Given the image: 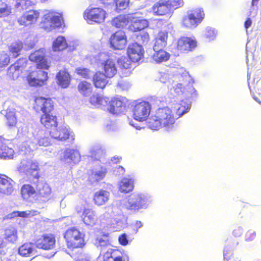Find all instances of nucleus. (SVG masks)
Listing matches in <instances>:
<instances>
[{
	"label": "nucleus",
	"mask_w": 261,
	"mask_h": 261,
	"mask_svg": "<svg viewBox=\"0 0 261 261\" xmlns=\"http://www.w3.org/2000/svg\"><path fill=\"white\" fill-rule=\"evenodd\" d=\"M189 109V106L185 102L178 104L176 109L177 117H176L169 108H159L148 119V127L153 130H158L162 128L167 130L172 129L176 120L187 113Z\"/></svg>",
	"instance_id": "obj_1"
},
{
	"label": "nucleus",
	"mask_w": 261,
	"mask_h": 261,
	"mask_svg": "<svg viewBox=\"0 0 261 261\" xmlns=\"http://www.w3.org/2000/svg\"><path fill=\"white\" fill-rule=\"evenodd\" d=\"M55 105L51 98L43 96L36 97L33 104V109L42 113L40 117L41 124L49 132L57 128L59 124L57 116L53 113Z\"/></svg>",
	"instance_id": "obj_2"
},
{
	"label": "nucleus",
	"mask_w": 261,
	"mask_h": 261,
	"mask_svg": "<svg viewBox=\"0 0 261 261\" xmlns=\"http://www.w3.org/2000/svg\"><path fill=\"white\" fill-rule=\"evenodd\" d=\"M63 237L66 246L69 249L83 248L86 244L85 234L76 227L68 228L64 232Z\"/></svg>",
	"instance_id": "obj_3"
},
{
	"label": "nucleus",
	"mask_w": 261,
	"mask_h": 261,
	"mask_svg": "<svg viewBox=\"0 0 261 261\" xmlns=\"http://www.w3.org/2000/svg\"><path fill=\"white\" fill-rule=\"evenodd\" d=\"M181 5V0H160L153 5L151 11L154 16H165L170 18L173 10L180 7Z\"/></svg>",
	"instance_id": "obj_4"
},
{
	"label": "nucleus",
	"mask_w": 261,
	"mask_h": 261,
	"mask_svg": "<svg viewBox=\"0 0 261 261\" xmlns=\"http://www.w3.org/2000/svg\"><path fill=\"white\" fill-rule=\"evenodd\" d=\"M29 59L35 64L38 70H48L50 67V61L47 58L46 50L44 48L34 50L30 55Z\"/></svg>",
	"instance_id": "obj_5"
},
{
	"label": "nucleus",
	"mask_w": 261,
	"mask_h": 261,
	"mask_svg": "<svg viewBox=\"0 0 261 261\" xmlns=\"http://www.w3.org/2000/svg\"><path fill=\"white\" fill-rule=\"evenodd\" d=\"M107 13L100 7L87 8L83 13L84 19L90 24H100L105 21Z\"/></svg>",
	"instance_id": "obj_6"
},
{
	"label": "nucleus",
	"mask_w": 261,
	"mask_h": 261,
	"mask_svg": "<svg viewBox=\"0 0 261 261\" xmlns=\"http://www.w3.org/2000/svg\"><path fill=\"white\" fill-rule=\"evenodd\" d=\"M204 17V13L201 9L196 8L189 11L182 20V25L187 28H195L200 23Z\"/></svg>",
	"instance_id": "obj_7"
},
{
	"label": "nucleus",
	"mask_w": 261,
	"mask_h": 261,
	"mask_svg": "<svg viewBox=\"0 0 261 261\" xmlns=\"http://www.w3.org/2000/svg\"><path fill=\"white\" fill-rule=\"evenodd\" d=\"M151 109V105L148 101L143 100L136 102L132 109L133 118L139 122L147 120Z\"/></svg>",
	"instance_id": "obj_8"
},
{
	"label": "nucleus",
	"mask_w": 261,
	"mask_h": 261,
	"mask_svg": "<svg viewBox=\"0 0 261 261\" xmlns=\"http://www.w3.org/2000/svg\"><path fill=\"white\" fill-rule=\"evenodd\" d=\"M26 78L30 86L37 88L46 85L49 77L47 72L36 70L29 72Z\"/></svg>",
	"instance_id": "obj_9"
},
{
	"label": "nucleus",
	"mask_w": 261,
	"mask_h": 261,
	"mask_svg": "<svg viewBox=\"0 0 261 261\" xmlns=\"http://www.w3.org/2000/svg\"><path fill=\"white\" fill-rule=\"evenodd\" d=\"M41 27L47 31H50L61 25V18L54 12H48L43 16Z\"/></svg>",
	"instance_id": "obj_10"
},
{
	"label": "nucleus",
	"mask_w": 261,
	"mask_h": 261,
	"mask_svg": "<svg viewBox=\"0 0 261 261\" xmlns=\"http://www.w3.org/2000/svg\"><path fill=\"white\" fill-rule=\"evenodd\" d=\"M110 47L114 49L121 50L125 47L127 38L124 31L119 30L113 33L109 40Z\"/></svg>",
	"instance_id": "obj_11"
},
{
	"label": "nucleus",
	"mask_w": 261,
	"mask_h": 261,
	"mask_svg": "<svg viewBox=\"0 0 261 261\" xmlns=\"http://www.w3.org/2000/svg\"><path fill=\"white\" fill-rule=\"evenodd\" d=\"M144 49L141 45L138 43L129 44L127 48V55L133 63H138L144 58Z\"/></svg>",
	"instance_id": "obj_12"
},
{
	"label": "nucleus",
	"mask_w": 261,
	"mask_h": 261,
	"mask_svg": "<svg viewBox=\"0 0 261 261\" xmlns=\"http://www.w3.org/2000/svg\"><path fill=\"white\" fill-rule=\"evenodd\" d=\"M55 237L51 233L40 236L34 242V244L37 248L43 250L53 249L55 246Z\"/></svg>",
	"instance_id": "obj_13"
},
{
	"label": "nucleus",
	"mask_w": 261,
	"mask_h": 261,
	"mask_svg": "<svg viewBox=\"0 0 261 261\" xmlns=\"http://www.w3.org/2000/svg\"><path fill=\"white\" fill-rule=\"evenodd\" d=\"M27 65V61L24 58H20L11 65L7 70V75L14 80L18 78L23 70Z\"/></svg>",
	"instance_id": "obj_14"
},
{
	"label": "nucleus",
	"mask_w": 261,
	"mask_h": 261,
	"mask_svg": "<svg viewBox=\"0 0 261 261\" xmlns=\"http://www.w3.org/2000/svg\"><path fill=\"white\" fill-rule=\"evenodd\" d=\"M40 13L35 10H30L24 12L17 19V22L20 25L27 27L34 24L38 19Z\"/></svg>",
	"instance_id": "obj_15"
},
{
	"label": "nucleus",
	"mask_w": 261,
	"mask_h": 261,
	"mask_svg": "<svg viewBox=\"0 0 261 261\" xmlns=\"http://www.w3.org/2000/svg\"><path fill=\"white\" fill-rule=\"evenodd\" d=\"M197 46L196 40L192 37H181L177 42V49L181 52L192 51Z\"/></svg>",
	"instance_id": "obj_16"
},
{
	"label": "nucleus",
	"mask_w": 261,
	"mask_h": 261,
	"mask_svg": "<svg viewBox=\"0 0 261 261\" xmlns=\"http://www.w3.org/2000/svg\"><path fill=\"white\" fill-rule=\"evenodd\" d=\"M99 257L102 261H125L123 252L118 249L110 248L103 253H100Z\"/></svg>",
	"instance_id": "obj_17"
},
{
	"label": "nucleus",
	"mask_w": 261,
	"mask_h": 261,
	"mask_svg": "<svg viewBox=\"0 0 261 261\" xmlns=\"http://www.w3.org/2000/svg\"><path fill=\"white\" fill-rule=\"evenodd\" d=\"M82 219L83 223L89 227H93L98 223V219L95 212L90 208H84Z\"/></svg>",
	"instance_id": "obj_18"
},
{
	"label": "nucleus",
	"mask_w": 261,
	"mask_h": 261,
	"mask_svg": "<svg viewBox=\"0 0 261 261\" xmlns=\"http://www.w3.org/2000/svg\"><path fill=\"white\" fill-rule=\"evenodd\" d=\"M13 180L3 174H0V193L5 195H10L14 190Z\"/></svg>",
	"instance_id": "obj_19"
},
{
	"label": "nucleus",
	"mask_w": 261,
	"mask_h": 261,
	"mask_svg": "<svg viewBox=\"0 0 261 261\" xmlns=\"http://www.w3.org/2000/svg\"><path fill=\"white\" fill-rule=\"evenodd\" d=\"M37 190L36 196L38 200L45 202L50 199L51 189L48 185L40 182V187L37 189Z\"/></svg>",
	"instance_id": "obj_20"
},
{
	"label": "nucleus",
	"mask_w": 261,
	"mask_h": 261,
	"mask_svg": "<svg viewBox=\"0 0 261 261\" xmlns=\"http://www.w3.org/2000/svg\"><path fill=\"white\" fill-rule=\"evenodd\" d=\"M103 73L108 78L113 77L117 73V68L114 62L110 59H108L102 63Z\"/></svg>",
	"instance_id": "obj_21"
},
{
	"label": "nucleus",
	"mask_w": 261,
	"mask_h": 261,
	"mask_svg": "<svg viewBox=\"0 0 261 261\" xmlns=\"http://www.w3.org/2000/svg\"><path fill=\"white\" fill-rule=\"evenodd\" d=\"M109 199V192L100 189L93 195V201L95 205L100 206L105 204Z\"/></svg>",
	"instance_id": "obj_22"
},
{
	"label": "nucleus",
	"mask_w": 261,
	"mask_h": 261,
	"mask_svg": "<svg viewBox=\"0 0 261 261\" xmlns=\"http://www.w3.org/2000/svg\"><path fill=\"white\" fill-rule=\"evenodd\" d=\"M58 85L63 88L68 87L70 83L71 76L66 69L60 70L56 75Z\"/></svg>",
	"instance_id": "obj_23"
},
{
	"label": "nucleus",
	"mask_w": 261,
	"mask_h": 261,
	"mask_svg": "<svg viewBox=\"0 0 261 261\" xmlns=\"http://www.w3.org/2000/svg\"><path fill=\"white\" fill-rule=\"evenodd\" d=\"M143 198L141 195H135L128 200L126 207L129 210H138L142 207Z\"/></svg>",
	"instance_id": "obj_24"
},
{
	"label": "nucleus",
	"mask_w": 261,
	"mask_h": 261,
	"mask_svg": "<svg viewBox=\"0 0 261 261\" xmlns=\"http://www.w3.org/2000/svg\"><path fill=\"white\" fill-rule=\"evenodd\" d=\"M107 76L101 71L96 72L92 78V82L95 88L103 89L108 84Z\"/></svg>",
	"instance_id": "obj_25"
},
{
	"label": "nucleus",
	"mask_w": 261,
	"mask_h": 261,
	"mask_svg": "<svg viewBox=\"0 0 261 261\" xmlns=\"http://www.w3.org/2000/svg\"><path fill=\"white\" fill-rule=\"evenodd\" d=\"M53 132H50V136L59 141H65L70 137V132L68 128L62 127L55 128Z\"/></svg>",
	"instance_id": "obj_26"
},
{
	"label": "nucleus",
	"mask_w": 261,
	"mask_h": 261,
	"mask_svg": "<svg viewBox=\"0 0 261 261\" xmlns=\"http://www.w3.org/2000/svg\"><path fill=\"white\" fill-rule=\"evenodd\" d=\"M109 111L112 114H117L121 111L123 107H124V103L122 98L119 97H114L111 101H109Z\"/></svg>",
	"instance_id": "obj_27"
},
{
	"label": "nucleus",
	"mask_w": 261,
	"mask_h": 261,
	"mask_svg": "<svg viewBox=\"0 0 261 261\" xmlns=\"http://www.w3.org/2000/svg\"><path fill=\"white\" fill-rule=\"evenodd\" d=\"M167 39L168 33L166 31H160L155 39L153 49L156 50L159 48H164L166 47L167 45Z\"/></svg>",
	"instance_id": "obj_28"
},
{
	"label": "nucleus",
	"mask_w": 261,
	"mask_h": 261,
	"mask_svg": "<svg viewBox=\"0 0 261 261\" xmlns=\"http://www.w3.org/2000/svg\"><path fill=\"white\" fill-rule=\"evenodd\" d=\"M4 236L7 242L14 243L18 239L17 230L14 227H8L5 229Z\"/></svg>",
	"instance_id": "obj_29"
},
{
	"label": "nucleus",
	"mask_w": 261,
	"mask_h": 261,
	"mask_svg": "<svg viewBox=\"0 0 261 261\" xmlns=\"http://www.w3.org/2000/svg\"><path fill=\"white\" fill-rule=\"evenodd\" d=\"M6 124L9 127H13L16 126L18 119L16 113L14 110L7 109L5 115Z\"/></svg>",
	"instance_id": "obj_30"
},
{
	"label": "nucleus",
	"mask_w": 261,
	"mask_h": 261,
	"mask_svg": "<svg viewBox=\"0 0 261 261\" xmlns=\"http://www.w3.org/2000/svg\"><path fill=\"white\" fill-rule=\"evenodd\" d=\"M163 49L154 50V53L152 55V59L157 63L166 62L170 58V54Z\"/></svg>",
	"instance_id": "obj_31"
},
{
	"label": "nucleus",
	"mask_w": 261,
	"mask_h": 261,
	"mask_svg": "<svg viewBox=\"0 0 261 261\" xmlns=\"http://www.w3.org/2000/svg\"><path fill=\"white\" fill-rule=\"evenodd\" d=\"M129 23L128 18L124 15H119L111 21L112 26L117 29H123Z\"/></svg>",
	"instance_id": "obj_32"
},
{
	"label": "nucleus",
	"mask_w": 261,
	"mask_h": 261,
	"mask_svg": "<svg viewBox=\"0 0 261 261\" xmlns=\"http://www.w3.org/2000/svg\"><path fill=\"white\" fill-rule=\"evenodd\" d=\"M108 101V98L97 94L92 95L89 99L90 103L96 107L105 106L107 105Z\"/></svg>",
	"instance_id": "obj_33"
},
{
	"label": "nucleus",
	"mask_w": 261,
	"mask_h": 261,
	"mask_svg": "<svg viewBox=\"0 0 261 261\" xmlns=\"http://www.w3.org/2000/svg\"><path fill=\"white\" fill-rule=\"evenodd\" d=\"M67 47L68 44L65 37L59 36L53 42L52 49L54 51H61L66 49Z\"/></svg>",
	"instance_id": "obj_34"
},
{
	"label": "nucleus",
	"mask_w": 261,
	"mask_h": 261,
	"mask_svg": "<svg viewBox=\"0 0 261 261\" xmlns=\"http://www.w3.org/2000/svg\"><path fill=\"white\" fill-rule=\"evenodd\" d=\"M148 22L146 19H137L133 21L129 25L130 31L135 32L141 31V30L147 28Z\"/></svg>",
	"instance_id": "obj_35"
},
{
	"label": "nucleus",
	"mask_w": 261,
	"mask_h": 261,
	"mask_svg": "<svg viewBox=\"0 0 261 261\" xmlns=\"http://www.w3.org/2000/svg\"><path fill=\"white\" fill-rule=\"evenodd\" d=\"M79 92L84 96H88L92 93L93 87L91 84L86 81H82L77 85Z\"/></svg>",
	"instance_id": "obj_36"
},
{
	"label": "nucleus",
	"mask_w": 261,
	"mask_h": 261,
	"mask_svg": "<svg viewBox=\"0 0 261 261\" xmlns=\"http://www.w3.org/2000/svg\"><path fill=\"white\" fill-rule=\"evenodd\" d=\"M134 189V180L130 178H124L120 182L119 190L124 193L132 191Z\"/></svg>",
	"instance_id": "obj_37"
},
{
	"label": "nucleus",
	"mask_w": 261,
	"mask_h": 261,
	"mask_svg": "<svg viewBox=\"0 0 261 261\" xmlns=\"http://www.w3.org/2000/svg\"><path fill=\"white\" fill-rule=\"evenodd\" d=\"M23 47V43L17 41L12 43L9 47V51L13 57L16 58L20 55V51Z\"/></svg>",
	"instance_id": "obj_38"
},
{
	"label": "nucleus",
	"mask_w": 261,
	"mask_h": 261,
	"mask_svg": "<svg viewBox=\"0 0 261 261\" xmlns=\"http://www.w3.org/2000/svg\"><path fill=\"white\" fill-rule=\"evenodd\" d=\"M14 154L13 149L9 147L6 143L1 142L0 144V158H11Z\"/></svg>",
	"instance_id": "obj_39"
},
{
	"label": "nucleus",
	"mask_w": 261,
	"mask_h": 261,
	"mask_svg": "<svg viewBox=\"0 0 261 261\" xmlns=\"http://www.w3.org/2000/svg\"><path fill=\"white\" fill-rule=\"evenodd\" d=\"M64 158L76 163L80 161L81 154L76 149H67L65 151Z\"/></svg>",
	"instance_id": "obj_40"
},
{
	"label": "nucleus",
	"mask_w": 261,
	"mask_h": 261,
	"mask_svg": "<svg viewBox=\"0 0 261 261\" xmlns=\"http://www.w3.org/2000/svg\"><path fill=\"white\" fill-rule=\"evenodd\" d=\"M33 251V244L25 243L18 248V253L22 256H29Z\"/></svg>",
	"instance_id": "obj_41"
},
{
	"label": "nucleus",
	"mask_w": 261,
	"mask_h": 261,
	"mask_svg": "<svg viewBox=\"0 0 261 261\" xmlns=\"http://www.w3.org/2000/svg\"><path fill=\"white\" fill-rule=\"evenodd\" d=\"M11 13V7L5 2L0 0V18L8 17Z\"/></svg>",
	"instance_id": "obj_42"
},
{
	"label": "nucleus",
	"mask_w": 261,
	"mask_h": 261,
	"mask_svg": "<svg viewBox=\"0 0 261 261\" xmlns=\"http://www.w3.org/2000/svg\"><path fill=\"white\" fill-rule=\"evenodd\" d=\"M21 193L22 197L25 198L35 194L36 191L34 187L30 185L25 184L21 187Z\"/></svg>",
	"instance_id": "obj_43"
},
{
	"label": "nucleus",
	"mask_w": 261,
	"mask_h": 261,
	"mask_svg": "<svg viewBox=\"0 0 261 261\" xmlns=\"http://www.w3.org/2000/svg\"><path fill=\"white\" fill-rule=\"evenodd\" d=\"M107 172L106 168H102L101 170L96 172L92 171L90 175L91 179L93 181H99L105 177Z\"/></svg>",
	"instance_id": "obj_44"
},
{
	"label": "nucleus",
	"mask_w": 261,
	"mask_h": 261,
	"mask_svg": "<svg viewBox=\"0 0 261 261\" xmlns=\"http://www.w3.org/2000/svg\"><path fill=\"white\" fill-rule=\"evenodd\" d=\"M108 237V234H105L101 237L97 238L95 240V245L96 246L106 247L110 245L111 244Z\"/></svg>",
	"instance_id": "obj_45"
},
{
	"label": "nucleus",
	"mask_w": 261,
	"mask_h": 261,
	"mask_svg": "<svg viewBox=\"0 0 261 261\" xmlns=\"http://www.w3.org/2000/svg\"><path fill=\"white\" fill-rule=\"evenodd\" d=\"M136 39L137 41L143 45L147 44L150 39L148 33L145 31L140 32L137 36Z\"/></svg>",
	"instance_id": "obj_46"
},
{
	"label": "nucleus",
	"mask_w": 261,
	"mask_h": 261,
	"mask_svg": "<svg viewBox=\"0 0 261 261\" xmlns=\"http://www.w3.org/2000/svg\"><path fill=\"white\" fill-rule=\"evenodd\" d=\"M77 75L85 79H89L91 72L90 69L86 68L79 67L75 69Z\"/></svg>",
	"instance_id": "obj_47"
},
{
	"label": "nucleus",
	"mask_w": 261,
	"mask_h": 261,
	"mask_svg": "<svg viewBox=\"0 0 261 261\" xmlns=\"http://www.w3.org/2000/svg\"><path fill=\"white\" fill-rule=\"evenodd\" d=\"M10 62V57L7 53L5 52L0 53V68L7 66Z\"/></svg>",
	"instance_id": "obj_48"
},
{
	"label": "nucleus",
	"mask_w": 261,
	"mask_h": 261,
	"mask_svg": "<svg viewBox=\"0 0 261 261\" xmlns=\"http://www.w3.org/2000/svg\"><path fill=\"white\" fill-rule=\"evenodd\" d=\"M129 0H115L116 9L119 11L125 10L128 7Z\"/></svg>",
	"instance_id": "obj_49"
},
{
	"label": "nucleus",
	"mask_w": 261,
	"mask_h": 261,
	"mask_svg": "<svg viewBox=\"0 0 261 261\" xmlns=\"http://www.w3.org/2000/svg\"><path fill=\"white\" fill-rule=\"evenodd\" d=\"M103 153V150L101 148L92 150L90 156L94 160H98Z\"/></svg>",
	"instance_id": "obj_50"
},
{
	"label": "nucleus",
	"mask_w": 261,
	"mask_h": 261,
	"mask_svg": "<svg viewBox=\"0 0 261 261\" xmlns=\"http://www.w3.org/2000/svg\"><path fill=\"white\" fill-rule=\"evenodd\" d=\"M224 258L226 261H239L232 255V252L229 250H225L224 252Z\"/></svg>",
	"instance_id": "obj_51"
},
{
	"label": "nucleus",
	"mask_w": 261,
	"mask_h": 261,
	"mask_svg": "<svg viewBox=\"0 0 261 261\" xmlns=\"http://www.w3.org/2000/svg\"><path fill=\"white\" fill-rule=\"evenodd\" d=\"M38 144L39 146H48L51 144L50 140L48 137H41L38 139Z\"/></svg>",
	"instance_id": "obj_52"
},
{
	"label": "nucleus",
	"mask_w": 261,
	"mask_h": 261,
	"mask_svg": "<svg viewBox=\"0 0 261 261\" xmlns=\"http://www.w3.org/2000/svg\"><path fill=\"white\" fill-rule=\"evenodd\" d=\"M173 88L175 92L178 94L185 93L186 90L185 86L180 83L177 84Z\"/></svg>",
	"instance_id": "obj_53"
},
{
	"label": "nucleus",
	"mask_w": 261,
	"mask_h": 261,
	"mask_svg": "<svg viewBox=\"0 0 261 261\" xmlns=\"http://www.w3.org/2000/svg\"><path fill=\"white\" fill-rule=\"evenodd\" d=\"M118 241L120 244L126 246L128 243L127 235L125 233L121 234L118 238Z\"/></svg>",
	"instance_id": "obj_54"
},
{
	"label": "nucleus",
	"mask_w": 261,
	"mask_h": 261,
	"mask_svg": "<svg viewBox=\"0 0 261 261\" xmlns=\"http://www.w3.org/2000/svg\"><path fill=\"white\" fill-rule=\"evenodd\" d=\"M205 36L207 39H208L210 40H213L216 36V33L215 32V31L211 29H206L205 34Z\"/></svg>",
	"instance_id": "obj_55"
},
{
	"label": "nucleus",
	"mask_w": 261,
	"mask_h": 261,
	"mask_svg": "<svg viewBox=\"0 0 261 261\" xmlns=\"http://www.w3.org/2000/svg\"><path fill=\"white\" fill-rule=\"evenodd\" d=\"M129 84L128 83L124 81H120L117 84V87L121 90H126L129 87Z\"/></svg>",
	"instance_id": "obj_56"
},
{
	"label": "nucleus",
	"mask_w": 261,
	"mask_h": 261,
	"mask_svg": "<svg viewBox=\"0 0 261 261\" xmlns=\"http://www.w3.org/2000/svg\"><path fill=\"white\" fill-rule=\"evenodd\" d=\"M13 215L15 217H20L22 218L27 217L28 216V214L27 213V212L24 211H15L13 213Z\"/></svg>",
	"instance_id": "obj_57"
},
{
	"label": "nucleus",
	"mask_w": 261,
	"mask_h": 261,
	"mask_svg": "<svg viewBox=\"0 0 261 261\" xmlns=\"http://www.w3.org/2000/svg\"><path fill=\"white\" fill-rule=\"evenodd\" d=\"M243 233L242 228L240 227H238L236 228L232 232L233 236L235 237H240Z\"/></svg>",
	"instance_id": "obj_58"
},
{
	"label": "nucleus",
	"mask_w": 261,
	"mask_h": 261,
	"mask_svg": "<svg viewBox=\"0 0 261 261\" xmlns=\"http://www.w3.org/2000/svg\"><path fill=\"white\" fill-rule=\"evenodd\" d=\"M252 24V20L250 18H247L244 22V27L247 30Z\"/></svg>",
	"instance_id": "obj_59"
},
{
	"label": "nucleus",
	"mask_w": 261,
	"mask_h": 261,
	"mask_svg": "<svg viewBox=\"0 0 261 261\" xmlns=\"http://www.w3.org/2000/svg\"><path fill=\"white\" fill-rule=\"evenodd\" d=\"M142 226V225L141 221H137L135 223V226L137 229L140 228Z\"/></svg>",
	"instance_id": "obj_60"
},
{
	"label": "nucleus",
	"mask_w": 261,
	"mask_h": 261,
	"mask_svg": "<svg viewBox=\"0 0 261 261\" xmlns=\"http://www.w3.org/2000/svg\"><path fill=\"white\" fill-rule=\"evenodd\" d=\"M6 243L4 240V239L0 238V248H3L5 246Z\"/></svg>",
	"instance_id": "obj_61"
},
{
	"label": "nucleus",
	"mask_w": 261,
	"mask_h": 261,
	"mask_svg": "<svg viewBox=\"0 0 261 261\" xmlns=\"http://www.w3.org/2000/svg\"><path fill=\"white\" fill-rule=\"evenodd\" d=\"M259 0H252L251 1V5L253 6L254 5H256L258 4Z\"/></svg>",
	"instance_id": "obj_62"
},
{
	"label": "nucleus",
	"mask_w": 261,
	"mask_h": 261,
	"mask_svg": "<svg viewBox=\"0 0 261 261\" xmlns=\"http://www.w3.org/2000/svg\"><path fill=\"white\" fill-rule=\"evenodd\" d=\"M77 261H89V260L88 259H87L86 258H82Z\"/></svg>",
	"instance_id": "obj_63"
},
{
	"label": "nucleus",
	"mask_w": 261,
	"mask_h": 261,
	"mask_svg": "<svg viewBox=\"0 0 261 261\" xmlns=\"http://www.w3.org/2000/svg\"><path fill=\"white\" fill-rule=\"evenodd\" d=\"M37 179H38L40 177V175L37 174L35 176Z\"/></svg>",
	"instance_id": "obj_64"
}]
</instances>
